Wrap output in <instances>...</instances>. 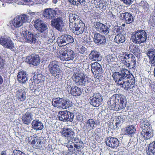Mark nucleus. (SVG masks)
I'll list each match as a JSON object with an SVG mask.
<instances>
[{"instance_id": "1", "label": "nucleus", "mask_w": 155, "mask_h": 155, "mask_svg": "<svg viewBox=\"0 0 155 155\" xmlns=\"http://www.w3.org/2000/svg\"><path fill=\"white\" fill-rule=\"evenodd\" d=\"M127 103L125 97L120 94H115L112 96L107 103L108 107L111 109L118 111L126 106Z\"/></svg>"}, {"instance_id": "2", "label": "nucleus", "mask_w": 155, "mask_h": 155, "mask_svg": "<svg viewBox=\"0 0 155 155\" xmlns=\"http://www.w3.org/2000/svg\"><path fill=\"white\" fill-rule=\"evenodd\" d=\"M121 61L129 69H134L136 68V62L134 56L128 52L124 53Z\"/></svg>"}, {"instance_id": "3", "label": "nucleus", "mask_w": 155, "mask_h": 155, "mask_svg": "<svg viewBox=\"0 0 155 155\" xmlns=\"http://www.w3.org/2000/svg\"><path fill=\"white\" fill-rule=\"evenodd\" d=\"M147 38L146 32L142 30H138L134 32L131 36L132 41L136 44H140L144 42Z\"/></svg>"}, {"instance_id": "4", "label": "nucleus", "mask_w": 155, "mask_h": 155, "mask_svg": "<svg viewBox=\"0 0 155 155\" xmlns=\"http://www.w3.org/2000/svg\"><path fill=\"white\" fill-rule=\"evenodd\" d=\"M116 83L119 85L121 87L124 88L126 90H130L133 88L134 87V85L135 82V79H128L127 78H113Z\"/></svg>"}, {"instance_id": "5", "label": "nucleus", "mask_w": 155, "mask_h": 155, "mask_svg": "<svg viewBox=\"0 0 155 155\" xmlns=\"http://www.w3.org/2000/svg\"><path fill=\"white\" fill-rule=\"evenodd\" d=\"M78 21H71L69 24V26L72 31L76 34H82L84 30L85 26L84 23L80 20Z\"/></svg>"}, {"instance_id": "6", "label": "nucleus", "mask_w": 155, "mask_h": 155, "mask_svg": "<svg viewBox=\"0 0 155 155\" xmlns=\"http://www.w3.org/2000/svg\"><path fill=\"white\" fill-rule=\"evenodd\" d=\"M58 61H51L48 65V70L52 76L59 77L61 76L62 71L60 69Z\"/></svg>"}, {"instance_id": "7", "label": "nucleus", "mask_w": 155, "mask_h": 155, "mask_svg": "<svg viewBox=\"0 0 155 155\" xmlns=\"http://www.w3.org/2000/svg\"><path fill=\"white\" fill-rule=\"evenodd\" d=\"M21 34L25 39V41L31 44H35L38 42L37 38L39 36L38 34L34 35L32 32L29 31L25 29L22 31Z\"/></svg>"}, {"instance_id": "8", "label": "nucleus", "mask_w": 155, "mask_h": 155, "mask_svg": "<svg viewBox=\"0 0 155 155\" xmlns=\"http://www.w3.org/2000/svg\"><path fill=\"white\" fill-rule=\"evenodd\" d=\"M112 77L113 78H127L128 79H135L133 75L129 71L126 69H123L121 72H114Z\"/></svg>"}, {"instance_id": "9", "label": "nucleus", "mask_w": 155, "mask_h": 155, "mask_svg": "<svg viewBox=\"0 0 155 155\" xmlns=\"http://www.w3.org/2000/svg\"><path fill=\"white\" fill-rule=\"evenodd\" d=\"M58 116L59 119L61 121L72 122L73 121L74 114L67 110L59 112Z\"/></svg>"}, {"instance_id": "10", "label": "nucleus", "mask_w": 155, "mask_h": 155, "mask_svg": "<svg viewBox=\"0 0 155 155\" xmlns=\"http://www.w3.org/2000/svg\"><path fill=\"white\" fill-rule=\"evenodd\" d=\"M102 96L100 93H95L89 98V102L93 106L97 107L102 103Z\"/></svg>"}, {"instance_id": "11", "label": "nucleus", "mask_w": 155, "mask_h": 155, "mask_svg": "<svg viewBox=\"0 0 155 155\" xmlns=\"http://www.w3.org/2000/svg\"><path fill=\"white\" fill-rule=\"evenodd\" d=\"M60 53L62 56L61 59L62 60L68 61L72 60L74 57V53L73 51L70 49L62 48Z\"/></svg>"}, {"instance_id": "12", "label": "nucleus", "mask_w": 155, "mask_h": 155, "mask_svg": "<svg viewBox=\"0 0 155 155\" xmlns=\"http://www.w3.org/2000/svg\"><path fill=\"white\" fill-rule=\"evenodd\" d=\"M74 39L72 37L69 35H63L58 38L57 42L59 46H65L69 43H73Z\"/></svg>"}, {"instance_id": "13", "label": "nucleus", "mask_w": 155, "mask_h": 155, "mask_svg": "<svg viewBox=\"0 0 155 155\" xmlns=\"http://www.w3.org/2000/svg\"><path fill=\"white\" fill-rule=\"evenodd\" d=\"M94 26L97 31L105 35L108 34L110 30L111 25L107 24H104L100 22H97Z\"/></svg>"}, {"instance_id": "14", "label": "nucleus", "mask_w": 155, "mask_h": 155, "mask_svg": "<svg viewBox=\"0 0 155 155\" xmlns=\"http://www.w3.org/2000/svg\"><path fill=\"white\" fill-rule=\"evenodd\" d=\"M0 44L4 47L10 49L14 48V44L10 37L5 38L0 35Z\"/></svg>"}, {"instance_id": "15", "label": "nucleus", "mask_w": 155, "mask_h": 155, "mask_svg": "<svg viewBox=\"0 0 155 155\" xmlns=\"http://www.w3.org/2000/svg\"><path fill=\"white\" fill-rule=\"evenodd\" d=\"M91 70L94 75H99L100 76L102 75L104 70L101 65L98 62H95L91 64Z\"/></svg>"}, {"instance_id": "16", "label": "nucleus", "mask_w": 155, "mask_h": 155, "mask_svg": "<svg viewBox=\"0 0 155 155\" xmlns=\"http://www.w3.org/2000/svg\"><path fill=\"white\" fill-rule=\"evenodd\" d=\"M34 26L41 33L43 32L48 29L47 25L40 19H38L35 21Z\"/></svg>"}, {"instance_id": "17", "label": "nucleus", "mask_w": 155, "mask_h": 155, "mask_svg": "<svg viewBox=\"0 0 155 155\" xmlns=\"http://www.w3.org/2000/svg\"><path fill=\"white\" fill-rule=\"evenodd\" d=\"M51 25L52 26L54 27L60 31H62V28L64 26L62 19L60 18H58L52 20Z\"/></svg>"}, {"instance_id": "18", "label": "nucleus", "mask_w": 155, "mask_h": 155, "mask_svg": "<svg viewBox=\"0 0 155 155\" xmlns=\"http://www.w3.org/2000/svg\"><path fill=\"white\" fill-rule=\"evenodd\" d=\"M25 61L29 64L36 66L39 64L40 59L38 55H32L28 57Z\"/></svg>"}, {"instance_id": "19", "label": "nucleus", "mask_w": 155, "mask_h": 155, "mask_svg": "<svg viewBox=\"0 0 155 155\" xmlns=\"http://www.w3.org/2000/svg\"><path fill=\"white\" fill-rule=\"evenodd\" d=\"M107 145L112 148L117 147L119 145V141L116 137H108L106 140Z\"/></svg>"}, {"instance_id": "20", "label": "nucleus", "mask_w": 155, "mask_h": 155, "mask_svg": "<svg viewBox=\"0 0 155 155\" xmlns=\"http://www.w3.org/2000/svg\"><path fill=\"white\" fill-rule=\"evenodd\" d=\"M75 133L72 129L70 128L63 129L61 133L62 137L68 139H72L75 135Z\"/></svg>"}, {"instance_id": "21", "label": "nucleus", "mask_w": 155, "mask_h": 155, "mask_svg": "<svg viewBox=\"0 0 155 155\" xmlns=\"http://www.w3.org/2000/svg\"><path fill=\"white\" fill-rule=\"evenodd\" d=\"M92 34L94 36V41L97 45L102 44L106 42V39L104 35L96 32H93Z\"/></svg>"}, {"instance_id": "22", "label": "nucleus", "mask_w": 155, "mask_h": 155, "mask_svg": "<svg viewBox=\"0 0 155 155\" xmlns=\"http://www.w3.org/2000/svg\"><path fill=\"white\" fill-rule=\"evenodd\" d=\"M119 17L121 20L124 21L126 24L131 23L134 20L132 14L128 12L121 13Z\"/></svg>"}, {"instance_id": "23", "label": "nucleus", "mask_w": 155, "mask_h": 155, "mask_svg": "<svg viewBox=\"0 0 155 155\" xmlns=\"http://www.w3.org/2000/svg\"><path fill=\"white\" fill-rule=\"evenodd\" d=\"M74 81L77 84L80 85H84L86 81L83 73H77L74 77Z\"/></svg>"}, {"instance_id": "24", "label": "nucleus", "mask_w": 155, "mask_h": 155, "mask_svg": "<svg viewBox=\"0 0 155 155\" xmlns=\"http://www.w3.org/2000/svg\"><path fill=\"white\" fill-rule=\"evenodd\" d=\"M33 115L31 112H26L25 114H22V120L23 123L25 124H30L33 120Z\"/></svg>"}, {"instance_id": "25", "label": "nucleus", "mask_w": 155, "mask_h": 155, "mask_svg": "<svg viewBox=\"0 0 155 155\" xmlns=\"http://www.w3.org/2000/svg\"><path fill=\"white\" fill-rule=\"evenodd\" d=\"M141 135L146 140L150 139L153 136V132L152 128L150 127L147 129H142Z\"/></svg>"}, {"instance_id": "26", "label": "nucleus", "mask_w": 155, "mask_h": 155, "mask_svg": "<svg viewBox=\"0 0 155 155\" xmlns=\"http://www.w3.org/2000/svg\"><path fill=\"white\" fill-rule=\"evenodd\" d=\"M26 92L24 89L19 88L15 92V96L19 101H22L26 99Z\"/></svg>"}, {"instance_id": "27", "label": "nucleus", "mask_w": 155, "mask_h": 155, "mask_svg": "<svg viewBox=\"0 0 155 155\" xmlns=\"http://www.w3.org/2000/svg\"><path fill=\"white\" fill-rule=\"evenodd\" d=\"M17 79L20 83L25 84L28 81V75L25 71L19 72L17 75Z\"/></svg>"}, {"instance_id": "28", "label": "nucleus", "mask_w": 155, "mask_h": 155, "mask_svg": "<svg viewBox=\"0 0 155 155\" xmlns=\"http://www.w3.org/2000/svg\"><path fill=\"white\" fill-rule=\"evenodd\" d=\"M22 25L20 18L17 16L12 20H11L9 22V26L12 29H13L14 28H19Z\"/></svg>"}, {"instance_id": "29", "label": "nucleus", "mask_w": 155, "mask_h": 155, "mask_svg": "<svg viewBox=\"0 0 155 155\" xmlns=\"http://www.w3.org/2000/svg\"><path fill=\"white\" fill-rule=\"evenodd\" d=\"M53 9L51 8L45 9L43 14V16L48 20L53 19L55 17Z\"/></svg>"}, {"instance_id": "30", "label": "nucleus", "mask_w": 155, "mask_h": 155, "mask_svg": "<svg viewBox=\"0 0 155 155\" xmlns=\"http://www.w3.org/2000/svg\"><path fill=\"white\" fill-rule=\"evenodd\" d=\"M89 58L91 60L94 61H100L101 56L100 53L94 50L91 51L89 54Z\"/></svg>"}, {"instance_id": "31", "label": "nucleus", "mask_w": 155, "mask_h": 155, "mask_svg": "<svg viewBox=\"0 0 155 155\" xmlns=\"http://www.w3.org/2000/svg\"><path fill=\"white\" fill-rule=\"evenodd\" d=\"M31 124L32 128L36 130H41L44 127L42 123L37 119L34 120L31 123Z\"/></svg>"}, {"instance_id": "32", "label": "nucleus", "mask_w": 155, "mask_h": 155, "mask_svg": "<svg viewBox=\"0 0 155 155\" xmlns=\"http://www.w3.org/2000/svg\"><path fill=\"white\" fill-rule=\"evenodd\" d=\"M64 98L58 97L54 98L52 100V105L55 107L62 108Z\"/></svg>"}, {"instance_id": "33", "label": "nucleus", "mask_w": 155, "mask_h": 155, "mask_svg": "<svg viewBox=\"0 0 155 155\" xmlns=\"http://www.w3.org/2000/svg\"><path fill=\"white\" fill-rule=\"evenodd\" d=\"M32 140L31 144L32 145L33 147L40 149L41 148V141L40 139H38L36 137H32L31 138Z\"/></svg>"}, {"instance_id": "34", "label": "nucleus", "mask_w": 155, "mask_h": 155, "mask_svg": "<svg viewBox=\"0 0 155 155\" xmlns=\"http://www.w3.org/2000/svg\"><path fill=\"white\" fill-rule=\"evenodd\" d=\"M73 143L74 144V147L77 149H79L80 148L83 147V143L81 139L77 137H73L71 139Z\"/></svg>"}, {"instance_id": "35", "label": "nucleus", "mask_w": 155, "mask_h": 155, "mask_svg": "<svg viewBox=\"0 0 155 155\" xmlns=\"http://www.w3.org/2000/svg\"><path fill=\"white\" fill-rule=\"evenodd\" d=\"M147 153L148 155H155V141L152 142L148 145Z\"/></svg>"}, {"instance_id": "36", "label": "nucleus", "mask_w": 155, "mask_h": 155, "mask_svg": "<svg viewBox=\"0 0 155 155\" xmlns=\"http://www.w3.org/2000/svg\"><path fill=\"white\" fill-rule=\"evenodd\" d=\"M140 127L142 129H147V128H152L150 124L146 119L143 118L141 121Z\"/></svg>"}, {"instance_id": "37", "label": "nucleus", "mask_w": 155, "mask_h": 155, "mask_svg": "<svg viewBox=\"0 0 155 155\" xmlns=\"http://www.w3.org/2000/svg\"><path fill=\"white\" fill-rule=\"evenodd\" d=\"M95 124V122L93 119H89L86 123L85 126L86 130L88 131L91 130L94 128Z\"/></svg>"}, {"instance_id": "38", "label": "nucleus", "mask_w": 155, "mask_h": 155, "mask_svg": "<svg viewBox=\"0 0 155 155\" xmlns=\"http://www.w3.org/2000/svg\"><path fill=\"white\" fill-rule=\"evenodd\" d=\"M136 131L135 127L133 125H129L126 128L125 132L126 134L131 135L135 133Z\"/></svg>"}, {"instance_id": "39", "label": "nucleus", "mask_w": 155, "mask_h": 155, "mask_svg": "<svg viewBox=\"0 0 155 155\" xmlns=\"http://www.w3.org/2000/svg\"><path fill=\"white\" fill-rule=\"evenodd\" d=\"M71 93L74 96H80L81 93V89L76 86H74L71 87Z\"/></svg>"}, {"instance_id": "40", "label": "nucleus", "mask_w": 155, "mask_h": 155, "mask_svg": "<svg viewBox=\"0 0 155 155\" xmlns=\"http://www.w3.org/2000/svg\"><path fill=\"white\" fill-rule=\"evenodd\" d=\"M125 40V36L121 34H118L115 37L114 41L117 43L124 42Z\"/></svg>"}, {"instance_id": "41", "label": "nucleus", "mask_w": 155, "mask_h": 155, "mask_svg": "<svg viewBox=\"0 0 155 155\" xmlns=\"http://www.w3.org/2000/svg\"><path fill=\"white\" fill-rule=\"evenodd\" d=\"M129 50L130 52L133 53L135 55L139 56L140 54L139 48L135 45H131L129 46Z\"/></svg>"}, {"instance_id": "42", "label": "nucleus", "mask_w": 155, "mask_h": 155, "mask_svg": "<svg viewBox=\"0 0 155 155\" xmlns=\"http://www.w3.org/2000/svg\"><path fill=\"white\" fill-rule=\"evenodd\" d=\"M72 102L68 99L64 98L62 108L67 109L72 106Z\"/></svg>"}, {"instance_id": "43", "label": "nucleus", "mask_w": 155, "mask_h": 155, "mask_svg": "<svg viewBox=\"0 0 155 155\" xmlns=\"http://www.w3.org/2000/svg\"><path fill=\"white\" fill-rule=\"evenodd\" d=\"M69 20L71 21H78V20H80L79 16L76 15L74 14H70L69 16Z\"/></svg>"}, {"instance_id": "44", "label": "nucleus", "mask_w": 155, "mask_h": 155, "mask_svg": "<svg viewBox=\"0 0 155 155\" xmlns=\"http://www.w3.org/2000/svg\"><path fill=\"white\" fill-rule=\"evenodd\" d=\"M21 21L22 24L29 20V15H27L25 14L21 15H18Z\"/></svg>"}, {"instance_id": "45", "label": "nucleus", "mask_w": 155, "mask_h": 155, "mask_svg": "<svg viewBox=\"0 0 155 155\" xmlns=\"http://www.w3.org/2000/svg\"><path fill=\"white\" fill-rule=\"evenodd\" d=\"M139 5L143 8L145 12L149 9V5L146 1H142L139 3Z\"/></svg>"}, {"instance_id": "46", "label": "nucleus", "mask_w": 155, "mask_h": 155, "mask_svg": "<svg viewBox=\"0 0 155 155\" xmlns=\"http://www.w3.org/2000/svg\"><path fill=\"white\" fill-rule=\"evenodd\" d=\"M124 119L121 116H119L116 118L115 126L116 128H117L119 126L120 124L123 123L124 121Z\"/></svg>"}, {"instance_id": "47", "label": "nucleus", "mask_w": 155, "mask_h": 155, "mask_svg": "<svg viewBox=\"0 0 155 155\" xmlns=\"http://www.w3.org/2000/svg\"><path fill=\"white\" fill-rule=\"evenodd\" d=\"M69 2L73 5H78L79 4H85L86 0H68Z\"/></svg>"}, {"instance_id": "48", "label": "nucleus", "mask_w": 155, "mask_h": 155, "mask_svg": "<svg viewBox=\"0 0 155 155\" xmlns=\"http://www.w3.org/2000/svg\"><path fill=\"white\" fill-rule=\"evenodd\" d=\"M107 4L105 2H100L97 5V8H100L101 10H105L106 8Z\"/></svg>"}, {"instance_id": "49", "label": "nucleus", "mask_w": 155, "mask_h": 155, "mask_svg": "<svg viewBox=\"0 0 155 155\" xmlns=\"http://www.w3.org/2000/svg\"><path fill=\"white\" fill-rule=\"evenodd\" d=\"M82 42L85 45H90L91 44V39L90 37L85 36L83 38Z\"/></svg>"}, {"instance_id": "50", "label": "nucleus", "mask_w": 155, "mask_h": 155, "mask_svg": "<svg viewBox=\"0 0 155 155\" xmlns=\"http://www.w3.org/2000/svg\"><path fill=\"white\" fill-rule=\"evenodd\" d=\"M107 60L108 62H113L115 61L116 58L114 54H109L107 56Z\"/></svg>"}, {"instance_id": "51", "label": "nucleus", "mask_w": 155, "mask_h": 155, "mask_svg": "<svg viewBox=\"0 0 155 155\" xmlns=\"http://www.w3.org/2000/svg\"><path fill=\"white\" fill-rule=\"evenodd\" d=\"M35 79V81L37 82V83H39L41 81H43L44 78L42 75L41 74H38L36 76H35L34 77Z\"/></svg>"}, {"instance_id": "52", "label": "nucleus", "mask_w": 155, "mask_h": 155, "mask_svg": "<svg viewBox=\"0 0 155 155\" xmlns=\"http://www.w3.org/2000/svg\"><path fill=\"white\" fill-rule=\"evenodd\" d=\"M70 140L68 143H64V145L67 147L70 148L71 149H72L73 147V145H72L73 142L71 139Z\"/></svg>"}, {"instance_id": "53", "label": "nucleus", "mask_w": 155, "mask_h": 155, "mask_svg": "<svg viewBox=\"0 0 155 155\" xmlns=\"http://www.w3.org/2000/svg\"><path fill=\"white\" fill-rule=\"evenodd\" d=\"M77 49L79 52L81 54H84L86 50L85 48L82 45L79 46Z\"/></svg>"}, {"instance_id": "54", "label": "nucleus", "mask_w": 155, "mask_h": 155, "mask_svg": "<svg viewBox=\"0 0 155 155\" xmlns=\"http://www.w3.org/2000/svg\"><path fill=\"white\" fill-rule=\"evenodd\" d=\"M149 23L152 26H153L155 25V16H153L151 17Z\"/></svg>"}, {"instance_id": "55", "label": "nucleus", "mask_w": 155, "mask_h": 155, "mask_svg": "<svg viewBox=\"0 0 155 155\" xmlns=\"http://www.w3.org/2000/svg\"><path fill=\"white\" fill-rule=\"evenodd\" d=\"M14 155H26L25 154L19 150H15L13 151Z\"/></svg>"}, {"instance_id": "56", "label": "nucleus", "mask_w": 155, "mask_h": 155, "mask_svg": "<svg viewBox=\"0 0 155 155\" xmlns=\"http://www.w3.org/2000/svg\"><path fill=\"white\" fill-rule=\"evenodd\" d=\"M55 16L56 15H58L61 14L62 13V11L60 10L58 8H55L54 10H53Z\"/></svg>"}, {"instance_id": "57", "label": "nucleus", "mask_w": 155, "mask_h": 155, "mask_svg": "<svg viewBox=\"0 0 155 155\" xmlns=\"http://www.w3.org/2000/svg\"><path fill=\"white\" fill-rule=\"evenodd\" d=\"M38 13H35V12H30L28 14V15H29L31 18H35L38 17V16L39 15Z\"/></svg>"}, {"instance_id": "58", "label": "nucleus", "mask_w": 155, "mask_h": 155, "mask_svg": "<svg viewBox=\"0 0 155 155\" xmlns=\"http://www.w3.org/2000/svg\"><path fill=\"white\" fill-rule=\"evenodd\" d=\"M24 4L32 5L33 3V0H21Z\"/></svg>"}, {"instance_id": "59", "label": "nucleus", "mask_w": 155, "mask_h": 155, "mask_svg": "<svg viewBox=\"0 0 155 155\" xmlns=\"http://www.w3.org/2000/svg\"><path fill=\"white\" fill-rule=\"evenodd\" d=\"M71 82H67V83L65 84V87H67V90L68 91H70V92H71V87H73L71 86Z\"/></svg>"}, {"instance_id": "60", "label": "nucleus", "mask_w": 155, "mask_h": 155, "mask_svg": "<svg viewBox=\"0 0 155 155\" xmlns=\"http://www.w3.org/2000/svg\"><path fill=\"white\" fill-rule=\"evenodd\" d=\"M95 78V82L97 83H99L100 81L101 80L103 76L102 75H101V76H100L99 75H96Z\"/></svg>"}, {"instance_id": "61", "label": "nucleus", "mask_w": 155, "mask_h": 155, "mask_svg": "<svg viewBox=\"0 0 155 155\" xmlns=\"http://www.w3.org/2000/svg\"><path fill=\"white\" fill-rule=\"evenodd\" d=\"M36 83H37V82L35 81V79L34 78H33L32 80L31 79L29 81V85L31 86L32 85H35V84Z\"/></svg>"}, {"instance_id": "62", "label": "nucleus", "mask_w": 155, "mask_h": 155, "mask_svg": "<svg viewBox=\"0 0 155 155\" xmlns=\"http://www.w3.org/2000/svg\"><path fill=\"white\" fill-rule=\"evenodd\" d=\"M76 119H77V121H82L83 120L81 115L80 114H78L77 116L76 117Z\"/></svg>"}, {"instance_id": "63", "label": "nucleus", "mask_w": 155, "mask_h": 155, "mask_svg": "<svg viewBox=\"0 0 155 155\" xmlns=\"http://www.w3.org/2000/svg\"><path fill=\"white\" fill-rule=\"evenodd\" d=\"M108 16L110 18L113 19L115 18V16L113 15L111 12H109L108 13Z\"/></svg>"}, {"instance_id": "64", "label": "nucleus", "mask_w": 155, "mask_h": 155, "mask_svg": "<svg viewBox=\"0 0 155 155\" xmlns=\"http://www.w3.org/2000/svg\"><path fill=\"white\" fill-rule=\"evenodd\" d=\"M53 40L52 39L49 38H48V40L47 42V43L48 45L49 46L51 45V43L53 42Z\"/></svg>"}]
</instances>
